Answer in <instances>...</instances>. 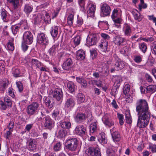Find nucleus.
Returning a JSON list of instances; mask_svg holds the SVG:
<instances>
[{
	"instance_id": "obj_33",
	"label": "nucleus",
	"mask_w": 156,
	"mask_h": 156,
	"mask_svg": "<svg viewBox=\"0 0 156 156\" xmlns=\"http://www.w3.org/2000/svg\"><path fill=\"white\" fill-rule=\"evenodd\" d=\"M61 126L63 129H68L71 127V123L68 121L63 122L61 123Z\"/></svg>"
},
{
	"instance_id": "obj_11",
	"label": "nucleus",
	"mask_w": 156,
	"mask_h": 156,
	"mask_svg": "<svg viewBox=\"0 0 156 156\" xmlns=\"http://www.w3.org/2000/svg\"><path fill=\"white\" fill-rule=\"evenodd\" d=\"M102 120L104 124L109 127L114 125V122L108 114H105L102 118Z\"/></svg>"
},
{
	"instance_id": "obj_57",
	"label": "nucleus",
	"mask_w": 156,
	"mask_h": 156,
	"mask_svg": "<svg viewBox=\"0 0 156 156\" xmlns=\"http://www.w3.org/2000/svg\"><path fill=\"white\" fill-rule=\"evenodd\" d=\"M101 36L104 40H109L110 38V37L108 34L104 33L101 34Z\"/></svg>"
},
{
	"instance_id": "obj_62",
	"label": "nucleus",
	"mask_w": 156,
	"mask_h": 156,
	"mask_svg": "<svg viewBox=\"0 0 156 156\" xmlns=\"http://www.w3.org/2000/svg\"><path fill=\"white\" fill-rule=\"evenodd\" d=\"M32 63L35 64L37 67H39L40 66L41 63L36 59H33L32 61Z\"/></svg>"
},
{
	"instance_id": "obj_32",
	"label": "nucleus",
	"mask_w": 156,
	"mask_h": 156,
	"mask_svg": "<svg viewBox=\"0 0 156 156\" xmlns=\"http://www.w3.org/2000/svg\"><path fill=\"white\" fill-rule=\"evenodd\" d=\"M33 10V6L29 4H26L25 5L24 11L27 14H29Z\"/></svg>"
},
{
	"instance_id": "obj_24",
	"label": "nucleus",
	"mask_w": 156,
	"mask_h": 156,
	"mask_svg": "<svg viewBox=\"0 0 156 156\" xmlns=\"http://www.w3.org/2000/svg\"><path fill=\"white\" fill-rule=\"evenodd\" d=\"M114 22L115 26L118 28H120V24L122 21V19L120 17L112 19Z\"/></svg>"
},
{
	"instance_id": "obj_3",
	"label": "nucleus",
	"mask_w": 156,
	"mask_h": 156,
	"mask_svg": "<svg viewBox=\"0 0 156 156\" xmlns=\"http://www.w3.org/2000/svg\"><path fill=\"white\" fill-rule=\"evenodd\" d=\"M39 104L37 102H33L27 107V112L30 115L34 114L38 110Z\"/></svg>"
},
{
	"instance_id": "obj_60",
	"label": "nucleus",
	"mask_w": 156,
	"mask_h": 156,
	"mask_svg": "<svg viewBox=\"0 0 156 156\" xmlns=\"http://www.w3.org/2000/svg\"><path fill=\"white\" fill-rule=\"evenodd\" d=\"M14 126V123L12 121L10 122L8 126V129L9 130L11 131H12V129Z\"/></svg>"
},
{
	"instance_id": "obj_46",
	"label": "nucleus",
	"mask_w": 156,
	"mask_h": 156,
	"mask_svg": "<svg viewBox=\"0 0 156 156\" xmlns=\"http://www.w3.org/2000/svg\"><path fill=\"white\" fill-rule=\"evenodd\" d=\"M74 15L73 14H70L67 18V22L69 25H71L73 23Z\"/></svg>"
},
{
	"instance_id": "obj_63",
	"label": "nucleus",
	"mask_w": 156,
	"mask_h": 156,
	"mask_svg": "<svg viewBox=\"0 0 156 156\" xmlns=\"http://www.w3.org/2000/svg\"><path fill=\"white\" fill-rule=\"evenodd\" d=\"M26 44H27L26 43L23 42V41H22V47L23 50L24 51H27L28 47V46Z\"/></svg>"
},
{
	"instance_id": "obj_41",
	"label": "nucleus",
	"mask_w": 156,
	"mask_h": 156,
	"mask_svg": "<svg viewBox=\"0 0 156 156\" xmlns=\"http://www.w3.org/2000/svg\"><path fill=\"white\" fill-rule=\"evenodd\" d=\"M139 48L144 53H145L147 49L146 44L144 43H141L139 44Z\"/></svg>"
},
{
	"instance_id": "obj_59",
	"label": "nucleus",
	"mask_w": 156,
	"mask_h": 156,
	"mask_svg": "<svg viewBox=\"0 0 156 156\" xmlns=\"http://www.w3.org/2000/svg\"><path fill=\"white\" fill-rule=\"evenodd\" d=\"M8 94L11 97L13 98L15 95L13 91V89L12 88H9L8 91Z\"/></svg>"
},
{
	"instance_id": "obj_28",
	"label": "nucleus",
	"mask_w": 156,
	"mask_h": 156,
	"mask_svg": "<svg viewBox=\"0 0 156 156\" xmlns=\"http://www.w3.org/2000/svg\"><path fill=\"white\" fill-rule=\"evenodd\" d=\"M112 139L114 142H118L121 139L120 135L118 132H114L112 133Z\"/></svg>"
},
{
	"instance_id": "obj_45",
	"label": "nucleus",
	"mask_w": 156,
	"mask_h": 156,
	"mask_svg": "<svg viewBox=\"0 0 156 156\" xmlns=\"http://www.w3.org/2000/svg\"><path fill=\"white\" fill-rule=\"evenodd\" d=\"M8 85L7 81H3L0 83V90L4 91L5 90V87Z\"/></svg>"
},
{
	"instance_id": "obj_30",
	"label": "nucleus",
	"mask_w": 156,
	"mask_h": 156,
	"mask_svg": "<svg viewBox=\"0 0 156 156\" xmlns=\"http://www.w3.org/2000/svg\"><path fill=\"white\" fill-rule=\"evenodd\" d=\"M76 98L77 102L79 104L83 102L85 99L84 95L80 93L78 94Z\"/></svg>"
},
{
	"instance_id": "obj_2",
	"label": "nucleus",
	"mask_w": 156,
	"mask_h": 156,
	"mask_svg": "<svg viewBox=\"0 0 156 156\" xmlns=\"http://www.w3.org/2000/svg\"><path fill=\"white\" fill-rule=\"evenodd\" d=\"M78 141L76 138L68 139L66 140L65 145L66 148L71 151H74L76 149Z\"/></svg>"
},
{
	"instance_id": "obj_37",
	"label": "nucleus",
	"mask_w": 156,
	"mask_h": 156,
	"mask_svg": "<svg viewBox=\"0 0 156 156\" xmlns=\"http://www.w3.org/2000/svg\"><path fill=\"white\" fill-rule=\"evenodd\" d=\"M97 124L95 122L92 123L89 127L90 131V133H93L96 130Z\"/></svg>"
},
{
	"instance_id": "obj_12",
	"label": "nucleus",
	"mask_w": 156,
	"mask_h": 156,
	"mask_svg": "<svg viewBox=\"0 0 156 156\" xmlns=\"http://www.w3.org/2000/svg\"><path fill=\"white\" fill-rule=\"evenodd\" d=\"M75 133L81 136L85 135L86 133V129L83 125H80L77 126L75 129Z\"/></svg>"
},
{
	"instance_id": "obj_15",
	"label": "nucleus",
	"mask_w": 156,
	"mask_h": 156,
	"mask_svg": "<svg viewBox=\"0 0 156 156\" xmlns=\"http://www.w3.org/2000/svg\"><path fill=\"white\" fill-rule=\"evenodd\" d=\"M52 95L53 98H55L57 101H60L63 96V93L62 90L59 88L55 89Z\"/></svg>"
},
{
	"instance_id": "obj_52",
	"label": "nucleus",
	"mask_w": 156,
	"mask_h": 156,
	"mask_svg": "<svg viewBox=\"0 0 156 156\" xmlns=\"http://www.w3.org/2000/svg\"><path fill=\"white\" fill-rule=\"evenodd\" d=\"M17 87L18 88L19 91L21 92L23 90V87L22 83L20 81L16 82Z\"/></svg>"
},
{
	"instance_id": "obj_16",
	"label": "nucleus",
	"mask_w": 156,
	"mask_h": 156,
	"mask_svg": "<svg viewBox=\"0 0 156 156\" xmlns=\"http://www.w3.org/2000/svg\"><path fill=\"white\" fill-rule=\"evenodd\" d=\"M123 31L124 35L126 37H129L131 35L132 30L130 26L128 24H124L123 27Z\"/></svg>"
},
{
	"instance_id": "obj_39",
	"label": "nucleus",
	"mask_w": 156,
	"mask_h": 156,
	"mask_svg": "<svg viewBox=\"0 0 156 156\" xmlns=\"http://www.w3.org/2000/svg\"><path fill=\"white\" fill-rule=\"evenodd\" d=\"M73 41L74 44L76 45H78L80 44L81 40L80 37L79 35L76 36L73 38Z\"/></svg>"
},
{
	"instance_id": "obj_20",
	"label": "nucleus",
	"mask_w": 156,
	"mask_h": 156,
	"mask_svg": "<svg viewBox=\"0 0 156 156\" xmlns=\"http://www.w3.org/2000/svg\"><path fill=\"white\" fill-rule=\"evenodd\" d=\"M44 103L49 108H52L54 104V101L53 99L49 97H44Z\"/></svg>"
},
{
	"instance_id": "obj_17",
	"label": "nucleus",
	"mask_w": 156,
	"mask_h": 156,
	"mask_svg": "<svg viewBox=\"0 0 156 156\" xmlns=\"http://www.w3.org/2000/svg\"><path fill=\"white\" fill-rule=\"evenodd\" d=\"M96 5L93 4H89L88 6L87 12L89 15L91 17H94L96 10Z\"/></svg>"
},
{
	"instance_id": "obj_58",
	"label": "nucleus",
	"mask_w": 156,
	"mask_h": 156,
	"mask_svg": "<svg viewBox=\"0 0 156 156\" xmlns=\"http://www.w3.org/2000/svg\"><path fill=\"white\" fill-rule=\"evenodd\" d=\"M7 105L2 101H0V108L2 110H5L7 108Z\"/></svg>"
},
{
	"instance_id": "obj_40",
	"label": "nucleus",
	"mask_w": 156,
	"mask_h": 156,
	"mask_svg": "<svg viewBox=\"0 0 156 156\" xmlns=\"http://www.w3.org/2000/svg\"><path fill=\"white\" fill-rule=\"evenodd\" d=\"M147 91L153 93L156 90V86L155 85H150L147 88Z\"/></svg>"
},
{
	"instance_id": "obj_48",
	"label": "nucleus",
	"mask_w": 156,
	"mask_h": 156,
	"mask_svg": "<svg viewBox=\"0 0 156 156\" xmlns=\"http://www.w3.org/2000/svg\"><path fill=\"white\" fill-rule=\"evenodd\" d=\"M151 49L152 53L156 55V41H154L152 43L151 46Z\"/></svg>"
},
{
	"instance_id": "obj_50",
	"label": "nucleus",
	"mask_w": 156,
	"mask_h": 156,
	"mask_svg": "<svg viewBox=\"0 0 156 156\" xmlns=\"http://www.w3.org/2000/svg\"><path fill=\"white\" fill-rule=\"evenodd\" d=\"M130 87L129 84H126L124 87L123 93L124 94L126 95L130 91Z\"/></svg>"
},
{
	"instance_id": "obj_9",
	"label": "nucleus",
	"mask_w": 156,
	"mask_h": 156,
	"mask_svg": "<svg viewBox=\"0 0 156 156\" xmlns=\"http://www.w3.org/2000/svg\"><path fill=\"white\" fill-rule=\"evenodd\" d=\"M113 58L115 59L116 62L115 64V69L116 70H119L122 69L125 65V63L119 58L116 55H114Z\"/></svg>"
},
{
	"instance_id": "obj_18",
	"label": "nucleus",
	"mask_w": 156,
	"mask_h": 156,
	"mask_svg": "<svg viewBox=\"0 0 156 156\" xmlns=\"http://www.w3.org/2000/svg\"><path fill=\"white\" fill-rule=\"evenodd\" d=\"M75 103L72 98L68 99L66 101L65 106L66 108L71 109L75 105Z\"/></svg>"
},
{
	"instance_id": "obj_25",
	"label": "nucleus",
	"mask_w": 156,
	"mask_h": 156,
	"mask_svg": "<svg viewBox=\"0 0 156 156\" xmlns=\"http://www.w3.org/2000/svg\"><path fill=\"white\" fill-rule=\"evenodd\" d=\"M85 55L84 51L82 50H79L76 52V57L78 59L82 60L84 59Z\"/></svg>"
},
{
	"instance_id": "obj_23",
	"label": "nucleus",
	"mask_w": 156,
	"mask_h": 156,
	"mask_svg": "<svg viewBox=\"0 0 156 156\" xmlns=\"http://www.w3.org/2000/svg\"><path fill=\"white\" fill-rule=\"evenodd\" d=\"M121 15V11L119 9H114L112 11L111 17L112 19L120 17Z\"/></svg>"
},
{
	"instance_id": "obj_29",
	"label": "nucleus",
	"mask_w": 156,
	"mask_h": 156,
	"mask_svg": "<svg viewBox=\"0 0 156 156\" xmlns=\"http://www.w3.org/2000/svg\"><path fill=\"white\" fill-rule=\"evenodd\" d=\"M133 13L135 20H137L138 21H140L141 20L143 16L138 13L137 10H134L133 12Z\"/></svg>"
},
{
	"instance_id": "obj_47",
	"label": "nucleus",
	"mask_w": 156,
	"mask_h": 156,
	"mask_svg": "<svg viewBox=\"0 0 156 156\" xmlns=\"http://www.w3.org/2000/svg\"><path fill=\"white\" fill-rule=\"evenodd\" d=\"M141 40H142L143 41L146 42H152L154 41V38L153 37H140L139 39Z\"/></svg>"
},
{
	"instance_id": "obj_56",
	"label": "nucleus",
	"mask_w": 156,
	"mask_h": 156,
	"mask_svg": "<svg viewBox=\"0 0 156 156\" xmlns=\"http://www.w3.org/2000/svg\"><path fill=\"white\" fill-rule=\"evenodd\" d=\"M134 60L136 62L139 63L141 61L142 58L140 56L136 55L134 56Z\"/></svg>"
},
{
	"instance_id": "obj_61",
	"label": "nucleus",
	"mask_w": 156,
	"mask_h": 156,
	"mask_svg": "<svg viewBox=\"0 0 156 156\" xmlns=\"http://www.w3.org/2000/svg\"><path fill=\"white\" fill-rule=\"evenodd\" d=\"M13 74L14 76L15 77H17L20 76V71L19 69H15L13 72Z\"/></svg>"
},
{
	"instance_id": "obj_27",
	"label": "nucleus",
	"mask_w": 156,
	"mask_h": 156,
	"mask_svg": "<svg viewBox=\"0 0 156 156\" xmlns=\"http://www.w3.org/2000/svg\"><path fill=\"white\" fill-rule=\"evenodd\" d=\"M14 39L13 38H10L9 40L7 45V48L8 50L10 51H13L14 50Z\"/></svg>"
},
{
	"instance_id": "obj_10",
	"label": "nucleus",
	"mask_w": 156,
	"mask_h": 156,
	"mask_svg": "<svg viewBox=\"0 0 156 156\" xmlns=\"http://www.w3.org/2000/svg\"><path fill=\"white\" fill-rule=\"evenodd\" d=\"M113 41L115 44L119 46H123L126 45L127 40L125 38L119 36H115L113 39Z\"/></svg>"
},
{
	"instance_id": "obj_36",
	"label": "nucleus",
	"mask_w": 156,
	"mask_h": 156,
	"mask_svg": "<svg viewBox=\"0 0 156 156\" xmlns=\"http://www.w3.org/2000/svg\"><path fill=\"white\" fill-rule=\"evenodd\" d=\"M1 16L4 21L6 22L8 21L7 13L5 9L2 10L1 12Z\"/></svg>"
},
{
	"instance_id": "obj_42",
	"label": "nucleus",
	"mask_w": 156,
	"mask_h": 156,
	"mask_svg": "<svg viewBox=\"0 0 156 156\" xmlns=\"http://www.w3.org/2000/svg\"><path fill=\"white\" fill-rule=\"evenodd\" d=\"M115 79V84H116V86H119L120 83L122 82V80L121 77L115 76L114 77Z\"/></svg>"
},
{
	"instance_id": "obj_49",
	"label": "nucleus",
	"mask_w": 156,
	"mask_h": 156,
	"mask_svg": "<svg viewBox=\"0 0 156 156\" xmlns=\"http://www.w3.org/2000/svg\"><path fill=\"white\" fill-rule=\"evenodd\" d=\"M4 102L8 107H11L12 105V101L7 97H5L4 99Z\"/></svg>"
},
{
	"instance_id": "obj_19",
	"label": "nucleus",
	"mask_w": 156,
	"mask_h": 156,
	"mask_svg": "<svg viewBox=\"0 0 156 156\" xmlns=\"http://www.w3.org/2000/svg\"><path fill=\"white\" fill-rule=\"evenodd\" d=\"M75 121L77 122H82L85 119V115L84 114L79 113L74 117Z\"/></svg>"
},
{
	"instance_id": "obj_53",
	"label": "nucleus",
	"mask_w": 156,
	"mask_h": 156,
	"mask_svg": "<svg viewBox=\"0 0 156 156\" xmlns=\"http://www.w3.org/2000/svg\"><path fill=\"white\" fill-rule=\"evenodd\" d=\"M61 144L60 143L56 144L54 146L53 149L55 151H58L61 149Z\"/></svg>"
},
{
	"instance_id": "obj_38",
	"label": "nucleus",
	"mask_w": 156,
	"mask_h": 156,
	"mask_svg": "<svg viewBox=\"0 0 156 156\" xmlns=\"http://www.w3.org/2000/svg\"><path fill=\"white\" fill-rule=\"evenodd\" d=\"M126 120L127 123L130 124L132 122L130 112H127L126 113Z\"/></svg>"
},
{
	"instance_id": "obj_13",
	"label": "nucleus",
	"mask_w": 156,
	"mask_h": 156,
	"mask_svg": "<svg viewBox=\"0 0 156 156\" xmlns=\"http://www.w3.org/2000/svg\"><path fill=\"white\" fill-rule=\"evenodd\" d=\"M28 149L30 151H34L36 148V142L35 140L31 138L27 140Z\"/></svg>"
},
{
	"instance_id": "obj_44",
	"label": "nucleus",
	"mask_w": 156,
	"mask_h": 156,
	"mask_svg": "<svg viewBox=\"0 0 156 156\" xmlns=\"http://www.w3.org/2000/svg\"><path fill=\"white\" fill-rule=\"evenodd\" d=\"M99 25L102 26L105 30H107L109 28V25L107 22H100Z\"/></svg>"
},
{
	"instance_id": "obj_1",
	"label": "nucleus",
	"mask_w": 156,
	"mask_h": 156,
	"mask_svg": "<svg viewBox=\"0 0 156 156\" xmlns=\"http://www.w3.org/2000/svg\"><path fill=\"white\" fill-rule=\"evenodd\" d=\"M136 111L138 115L137 126L140 128L146 127L149 123L151 115L146 100L140 99L137 101Z\"/></svg>"
},
{
	"instance_id": "obj_26",
	"label": "nucleus",
	"mask_w": 156,
	"mask_h": 156,
	"mask_svg": "<svg viewBox=\"0 0 156 156\" xmlns=\"http://www.w3.org/2000/svg\"><path fill=\"white\" fill-rule=\"evenodd\" d=\"M98 140L99 142L102 144H105L107 143V140L104 133L102 132L99 134Z\"/></svg>"
},
{
	"instance_id": "obj_34",
	"label": "nucleus",
	"mask_w": 156,
	"mask_h": 156,
	"mask_svg": "<svg viewBox=\"0 0 156 156\" xmlns=\"http://www.w3.org/2000/svg\"><path fill=\"white\" fill-rule=\"evenodd\" d=\"M57 48V45H53L50 48L48 51V52L49 55L51 56H54L56 53V49Z\"/></svg>"
},
{
	"instance_id": "obj_43",
	"label": "nucleus",
	"mask_w": 156,
	"mask_h": 156,
	"mask_svg": "<svg viewBox=\"0 0 156 156\" xmlns=\"http://www.w3.org/2000/svg\"><path fill=\"white\" fill-rule=\"evenodd\" d=\"M20 27V25L19 24L13 25L12 27V31L14 34H15L17 33Z\"/></svg>"
},
{
	"instance_id": "obj_4",
	"label": "nucleus",
	"mask_w": 156,
	"mask_h": 156,
	"mask_svg": "<svg viewBox=\"0 0 156 156\" xmlns=\"http://www.w3.org/2000/svg\"><path fill=\"white\" fill-rule=\"evenodd\" d=\"M98 36L95 34H91L87 37L86 43L88 46H91L96 44L98 41Z\"/></svg>"
},
{
	"instance_id": "obj_22",
	"label": "nucleus",
	"mask_w": 156,
	"mask_h": 156,
	"mask_svg": "<svg viewBox=\"0 0 156 156\" xmlns=\"http://www.w3.org/2000/svg\"><path fill=\"white\" fill-rule=\"evenodd\" d=\"M100 47L103 52H105L108 47V42L106 40H101L99 44Z\"/></svg>"
},
{
	"instance_id": "obj_5",
	"label": "nucleus",
	"mask_w": 156,
	"mask_h": 156,
	"mask_svg": "<svg viewBox=\"0 0 156 156\" xmlns=\"http://www.w3.org/2000/svg\"><path fill=\"white\" fill-rule=\"evenodd\" d=\"M111 11L110 7L106 3H103L101 7L100 16L105 17L109 16Z\"/></svg>"
},
{
	"instance_id": "obj_21",
	"label": "nucleus",
	"mask_w": 156,
	"mask_h": 156,
	"mask_svg": "<svg viewBox=\"0 0 156 156\" xmlns=\"http://www.w3.org/2000/svg\"><path fill=\"white\" fill-rule=\"evenodd\" d=\"M45 122L44 126L46 128L51 129L53 126V122L52 120L48 117H46L45 118Z\"/></svg>"
},
{
	"instance_id": "obj_8",
	"label": "nucleus",
	"mask_w": 156,
	"mask_h": 156,
	"mask_svg": "<svg viewBox=\"0 0 156 156\" xmlns=\"http://www.w3.org/2000/svg\"><path fill=\"white\" fill-rule=\"evenodd\" d=\"M37 41L38 43L41 45H46L48 42L46 35L43 33H41L38 34Z\"/></svg>"
},
{
	"instance_id": "obj_14",
	"label": "nucleus",
	"mask_w": 156,
	"mask_h": 156,
	"mask_svg": "<svg viewBox=\"0 0 156 156\" xmlns=\"http://www.w3.org/2000/svg\"><path fill=\"white\" fill-rule=\"evenodd\" d=\"M73 62L72 59L70 58H68L65 61L62 66L63 69L66 70H69L72 68Z\"/></svg>"
},
{
	"instance_id": "obj_55",
	"label": "nucleus",
	"mask_w": 156,
	"mask_h": 156,
	"mask_svg": "<svg viewBox=\"0 0 156 156\" xmlns=\"http://www.w3.org/2000/svg\"><path fill=\"white\" fill-rule=\"evenodd\" d=\"M128 51V47L126 46H125L123 47V48H122L120 50L121 53L123 55L126 54Z\"/></svg>"
},
{
	"instance_id": "obj_35",
	"label": "nucleus",
	"mask_w": 156,
	"mask_h": 156,
	"mask_svg": "<svg viewBox=\"0 0 156 156\" xmlns=\"http://www.w3.org/2000/svg\"><path fill=\"white\" fill-rule=\"evenodd\" d=\"M67 87L70 92L72 93L74 91L76 88V86L72 82H69L67 83Z\"/></svg>"
},
{
	"instance_id": "obj_7",
	"label": "nucleus",
	"mask_w": 156,
	"mask_h": 156,
	"mask_svg": "<svg viewBox=\"0 0 156 156\" xmlns=\"http://www.w3.org/2000/svg\"><path fill=\"white\" fill-rule=\"evenodd\" d=\"M86 154L90 156H101L99 148L97 147H90L86 150Z\"/></svg>"
},
{
	"instance_id": "obj_54",
	"label": "nucleus",
	"mask_w": 156,
	"mask_h": 156,
	"mask_svg": "<svg viewBox=\"0 0 156 156\" xmlns=\"http://www.w3.org/2000/svg\"><path fill=\"white\" fill-rule=\"evenodd\" d=\"M66 136L64 130L63 129H60L58 132V136L60 138H62Z\"/></svg>"
},
{
	"instance_id": "obj_51",
	"label": "nucleus",
	"mask_w": 156,
	"mask_h": 156,
	"mask_svg": "<svg viewBox=\"0 0 156 156\" xmlns=\"http://www.w3.org/2000/svg\"><path fill=\"white\" fill-rule=\"evenodd\" d=\"M119 87V86H116L113 87L111 90V94L112 95H115L117 94Z\"/></svg>"
},
{
	"instance_id": "obj_31",
	"label": "nucleus",
	"mask_w": 156,
	"mask_h": 156,
	"mask_svg": "<svg viewBox=\"0 0 156 156\" xmlns=\"http://www.w3.org/2000/svg\"><path fill=\"white\" fill-rule=\"evenodd\" d=\"M51 30V33L52 37L54 38L56 37L58 34V28L56 26H54L52 27Z\"/></svg>"
},
{
	"instance_id": "obj_6",
	"label": "nucleus",
	"mask_w": 156,
	"mask_h": 156,
	"mask_svg": "<svg viewBox=\"0 0 156 156\" xmlns=\"http://www.w3.org/2000/svg\"><path fill=\"white\" fill-rule=\"evenodd\" d=\"M33 41V36L32 33L29 31L25 32L23 36V42L27 44H31Z\"/></svg>"
},
{
	"instance_id": "obj_64",
	"label": "nucleus",
	"mask_w": 156,
	"mask_h": 156,
	"mask_svg": "<svg viewBox=\"0 0 156 156\" xmlns=\"http://www.w3.org/2000/svg\"><path fill=\"white\" fill-rule=\"evenodd\" d=\"M150 148L153 153L156 152V145H153L150 146Z\"/></svg>"
}]
</instances>
